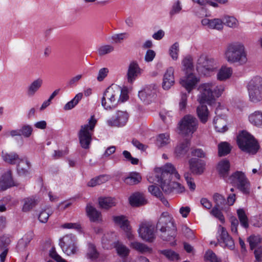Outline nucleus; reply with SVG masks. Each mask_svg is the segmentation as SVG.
<instances>
[{
    "label": "nucleus",
    "mask_w": 262,
    "mask_h": 262,
    "mask_svg": "<svg viewBox=\"0 0 262 262\" xmlns=\"http://www.w3.org/2000/svg\"><path fill=\"white\" fill-rule=\"evenodd\" d=\"M86 211L90 220L92 222H96L98 221L100 216H101V213L90 204H88L87 205Z\"/></svg>",
    "instance_id": "obj_36"
},
{
    "label": "nucleus",
    "mask_w": 262,
    "mask_h": 262,
    "mask_svg": "<svg viewBox=\"0 0 262 262\" xmlns=\"http://www.w3.org/2000/svg\"><path fill=\"white\" fill-rule=\"evenodd\" d=\"M222 209L217 207H214L210 211V213L215 217L218 219L222 223L225 222V218L221 212Z\"/></svg>",
    "instance_id": "obj_53"
},
{
    "label": "nucleus",
    "mask_w": 262,
    "mask_h": 262,
    "mask_svg": "<svg viewBox=\"0 0 262 262\" xmlns=\"http://www.w3.org/2000/svg\"><path fill=\"white\" fill-rule=\"evenodd\" d=\"M3 158L5 162L11 164L18 163L21 160L19 159L18 155L15 152L10 154L3 152Z\"/></svg>",
    "instance_id": "obj_38"
},
{
    "label": "nucleus",
    "mask_w": 262,
    "mask_h": 262,
    "mask_svg": "<svg viewBox=\"0 0 262 262\" xmlns=\"http://www.w3.org/2000/svg\"><path fill=\"white\" fill-rule=\"evenodd\" d=\"M213 199L215 204L214 207L220 208L222 210L226 208V200L224 196L218 193H215L213 196Z\"/></svg>",
    "instance_id": "obj_37"
},
{
    "label": "nucleus",
    "mask_w": 262,
    "mask_h": 262,
    "mask_svg": "<svg viewBox=\"0 0 262 262\" xmlns=\"http://www.w3.org/2000/svg\"><path fill=\"white\" fill-rule=\"evenodd\" d=\"M148 191L157 198H161L163 195L162 192L159 188L154 185H151L148 187Z\"/></svg>",
    "instance_id": "obj_61"
},
{
    "label": "nucleus",
    "mask_w": 262,
    "mask_h": 262,
    "mask_svg": "<svg viewBox=\"0 0 262 262\" xmlns=\"http://www.w3.org/2000/svg\"><path fill=\"white\" fill-rule=\"evenodd\" d=\"M128 117L126 111H117L112 118L107 120V124L110 126H123L127 122Z\"/></svg>",
    "instance_id": "obj_15"
},
{
    "label": "nucleus",
    "mask_w": 262,
    "mask_h": 262,
    "mask_svg": "<svg viewBox=\"0 0 262 262\" xmlns=\"http://www.w3.org/2000/svg\"><path fill=\"white\" fill-rule=\"evenodd\" d=\"M228 181L243 193H249L250 182L244 172L239 171L234 172L228 178Z\"/></svg>",
    "instance_id": "obj_9"
},
{
    "label": "nucleus",
    "mask_w": 262,
    "mask_h": 262,
    "mask_svg": "<svg viewBox=\"0 0 262 262\" xmlns=\"http://www.w3.org/2000/svg\"><path fill=\"white\" fill-rule=\"evenodd\" d=\"M237 214L241 225L244 228L249 227V222L247 215L243 209L240 208L237 210Z\"/></svg>",
    "instance_id": "obj_39"
},
{
    "label": "nucleus",
    "mask_w": 262,
    "mask_h": 262,
    "mask_svg": "<svg viewBox=\"0 0 262 262\" xmlns=\"http://www.w3.org/2000/svg\"><path fill=\"white\" fill-rule=\"evenodd\" d=\"M190 145V142L188 140H185L180 142L175 148L176 156L180 157L185 155L188 151Z\"/></svg>",
    "instance_id": "obj_31"
},
{
    "label": "nucleus",
    "mask_w": 262,
    "mask_h": 262,
    "mask_svg": "<svg viewBox=\"0 0 262 262\" xmlns=\"http://www.w3.org/2000/svg\"><path fill=\"white\" fill-rule=\"evenodd\" d=\"M180 133L184 135H192L197 129L199 125L198 119L193 116H184L179 123Z\"/></svg>",
    "instance_id": "obj_8"
},
{
    "label": "nucleus",
    "mask_w": 262,
    "mask_h": 262,
    "mask_svg": "<svg viewBox=\"0 0 262 262\" xmlns=\"http://www.w3.org/2000/svg\"><path fill=\"white\" fill-rule=\"evenodd\" d=\"M161 171L160 175L157 174L155 176L156 179H161L162 180L165 178L171 179L172 174H174L177 179H179L180 178V174L178 173L173 165L171 163L166 164L161 169Z\"/></svg>",
    "instance_id": "obj_17"
},
{
    "label": "nucleus",
    "mask_w": 262,
    "mask_h": 262,
    "mask_svg": "<svg viewBox=\"0 0 262 262\" xmlns=\"http://www.w3.org/2000/svg\"><path fill=\"white\" fill-rule=\"evenodd\" d=\"M230 164L229 160L223 159L220 161L216 166V170L220 177L224 179L228 176Z\"/></svg>",
    "instance_id": "obj_26"
},
{
    "label": "nucleus",
    "mask_w": 262,
    "mask_h": 262,
    "mask_svg": "<svg viewBox=\"0 0 262 262\" xmlns=\"http://www.w3.org/2000/svg\"><path fill=\"white\" fill-rule=\"evenodd\" d=\"M114 51V47L110 45H103L100 47L98 50V54L100 56L109 54Z\"/></svg>",
    "instance_id": "obj_48"
},
{
    "label": "nucleus",
    "mask_w": 262,
    "mask_h": 262,
    "mask_svg": "<svg viewBox=\"0 0 262 262\" xmlns=\"http://www.w3.org/2000/svg\"><path fill=\"white\" fill-rule=\"evenodd\" d=\"M198 90V101L200 105L197 107L196 113L201 122L205 123L209 116V111L206 104L212 105L215 103L216 98L220 97L224 91V86L218 85L214 82L200 84Z\"/></svg>",
    "instance_id": "obj_1"
},
{
    "label": "nucleus",
    "mask_w": 262,
    "mask_h": 262,
    "mask_svg": "<svg viewBox=\"0 0 262 262\" xmlns=\"http://www.w3.org/2000/svg\"><path fill=\"white\" fill-rule=\"evenodd\" d=\"M129 34L127 33H122L117 34H115L112 37L113 41L116 43L121 42L124 39L127 38Z\"/></svg>",
    "instance_id": "obj_59"
},
{
    "label": "nucleus",
    "mask_w": 262,
    "mask_h": 262,
    "mask_svg": "<svg viewBox=\"0 0 262 262\" xmlns=\"http://www.w3.org/2000/svg\"><path fill=\"white\" fill-rule=\"evenodd\" d=\"M142 177L140 174L136 172H133L129 173V176L125 178L124 182L129 185H136L140 182Z\"/></svg>",
    "instance_id": "obj_33"
},
{
    "label": "nucleus",
    "mask_w": 262,
    "mask_h": 262,
    "mask_svg": "<svg viewBox=\"0 0 262 262\" xmlns=\"http://www.w3.org/2000/svg\"><path fill=\"white\" fill-rule=\"evenodd\" d=\"M19 129L21 136H24L25 138L30 137L33 132L32 127L28 124L24 125Z\"/></svg>",
    "instance_id": "obj_49"
},
{
    "label": "nucleus",
    "mask_w": 262,
    "mask_h": 262,
    "mask_svg": "<svg viewBox=\"0 0 262 262\" xmlns=\"http://www.w3.org/2000/svg\"><path fill=\"white\" fill-rule=\"evenodd\" d=\"M231 222V230L235 233L237 234V227L239 224L238 220L235 217H232L230 219Z\"/></svg>",
    "instance_id": "obj_64"
},
{
    "label": "nucleus",
    "mask_w": 262,
    "mask_h": 262,
    "mask_svg": "<svg viewBox=\"0 0 262 262\" xmlns=\"http://www.w3.org/2000/svg\"><path fill=\"white\" fill-rule=\"evenodd\" d=\"M217 62L214 58L202 54L197 60L196 69L201 74L209 76L217 69Z\"/></svg>",
    "instance_id": "obj_7"
},
{
    "label": "nucleus",
    "mask_w": 262,
    "mask_h": 262,
    "mask_svg": "<svg viewBox=\"0 0 262 262\" xmlns=\"http://www.w3.org/2000/svg\"><path fill=\"white\" fill-rule=\"evenodd\" d=\"M205 258L210 262H222L220 259L217 258L215 254L211 250L206 252Z\"/></svg>",
    "instance_id": "obj_58"
},
{
    "label": "nucleus",
    "mask_w": 262,
    "mask_h": 262,
    "mask_svg": "<svg viewBox=\"0 0 262 262\" xmlns=\"http://www.w3.org/2000/svg\"><path fill=\"white\" fill-rule=\"evenodd\" d=\"M22 202L23 206L22 211L28 212L34 208L39 202V199L36 196H31L24 198Z\"/></svg>",
    "instance_id": "obj_25"
},
{
    "label": "nucleus",
    "mask_w": 262,
    "mask_h": 262,
    "mask_svg": "<svg viewBox=\"0 0 262 262\" xmlns=\"http://www.w3.org/2000/svg\"><path fill=\"white\" fill-rule=\"evenodd\" d=\"M161 253L170 260H174L179 258V255L174 251L171 250H163L161 251Z\"/></svg>",
    "instance_id": "obj_55"
},
{
    "label": "nucleus",
    "mask_w": 262,
    "mask_h": 262,
    "mask_svg": "<svg viewBox=\"0 0 262 262\" xmlns=\"http://www.w3.org/2000/svg\"><path fill=\"white\" fill-rule=\"evenodd\" d=\"M186 76L181 79L180 83L188 93H190L197 83L198 79L191 73H186Z\"/></svg>",
    "instance_id": "obj_19"
},
{
    "label": "nucleus",
    "mask_w": 262,
    "mask_h": 262,
    "mask_svg": "<svg viewBox=\"0 0 262 262\" xmlns=\"http://www.w3.org/2000/svg\"><path fill=\"white\" fill-rule=\"evenodd\" d=\"M179 45L178 42L173 43L169 49V54L173 60H176L178 57Z\"/></svg>",
    "instance_id": "obj_52"
},
{
    "label": "nucleus",
    "mask_w": 262,
    "mask_h": 262,
    "mask_svg": "<svg viewBox=\"0 0 262 262\" xmlns=\"http://www.w3.org/2000/svg\"><path fill=\"white\" fill-rule=\"evenodd\" d=\"M115 200L111 197L100 198L99 199V205L100 207L105 209L112 207L116 205Z\"/></svg>",
    "instance_id": "obj_35"
},
{
    "label": "nucleus",
    "mask_w": 262,
    "mask_h": 262,
    "mask_svg": "<svg viewBox=\"0 0 262 262\" xmlns=\"http://www.w3.org/2000/svg\"><path fill=\"white\" fill-rule=\"evenodd\" d=\"M157 85L155 83L146 85L139 92L138 96L141 100L147 103L151 102L157 96Z\"/></svg>",
    "instance_id": "obj_14"
},
{
    "label": "nucleus",
    "mask_w": 262,
    "mask_h": 262,
    "mask_svg": "<svg viewBox=\"0 0 262 262\" xmlns=\"http://www.w3.org/2000/svg\"><path fill=\"white\" fill-rule=\"evenodd\" d=\"M142 71L137 61H132L128 66L126 74L127 82L132 83L138 76L141 74Z\"/></svg>",
    "instance_id": "obj_16"
},
{
    "label": "nucleus",
    "mask_w": 262,
    "mask_h": 262,
    "mask_svg": "<svg viewBox=\"0 0 262 262\" xmlns=\"http://www.w3.org/2000/svg\"><path fill=\"white\" fill-rule=\"evenodd\" d=\"M189 169L195 174H201L204 170L205 163L198 159L191 158L189 160Z\"/></svg>",
    "instance_id": "obj_18"
},
{
    "label": "nucleus",
    "mask_w": 262,
    "mask_h": 262,
    "mask_svg": "<svg viewBox=\"0 0 262 262\" xmlns=\"http://www.w3.org/2000/svg\"><path fill=\"white\" fill-rule=\"evenodd\" d=\"M52 213V212L49 208L42 210L39 214L38 220L41 223H45L48 221L49 216Z\"/></svg>",
    "instance_id": "obj_51"
},
{
    "label": "nucleus",
    "mask_w": 262,
    "mask_h": 262,
    "mask_svg": "<svg viewBox=\"0 0 262 262\" xmlns=\"http://www.w3.org/2000/svg\"><path fill=\"white\" fill-rule=\"evenodd\" d=\"M170 179L168 178H165L163 180L156 179V181L160 183L162 190L166 193L169 194L172 192L180 193L184 191L185 188L183 186L179 183L171 182Z\"/></svg>",
    "instance_id": "obj_11"
},
{
    "label": "nucleus",
    "mask_w": 262,
    "mask_h": 262,
    "mask_svg": "<svg viewBox=\"0 0 262 262\" xmlns=\"http://www.w3.org/2000/svg\"><path fill=\"white\" fill-rule=\"evenodd\" d=\"M43 80L41 78L33 80L28 86L27 94L28 96L32 97L38 91L43 84Z\"/></svg>",
    "instance_id": "obj_27"
},
{
    "label": "nucleus",
    "mask_w": 262,
    "mask_h": 262,
    "mask_svg": "<svg viewBox=\"0 0 262 262\" xmlns=\"http://www.w3.org/2000/svg\"><path fill=\"white\" fill-rule=\"evenodd\" d=\"M130 246L138 252L143 254H150L152 251L151 248L143 243L138 242L131 243Z\"/></svg>",
    "instance_id": "obj_30"
},
{
    "label": "nucleus",
    "mask_w": 262,
    "mask_h": 262,
    "mask_svg": "<svg viewBox=\"0 0 262 262\" xmlns=\"http://www.w3.org/2000/svg\"><path fill=\"white\" fill-rule=\"evenodd\" d=\"M11 242L8 235H4L0 237V250L7 249L6 248Z\"/></svg>",
    "instance_id": "obj_56"
},
{
    "label": "nucleus",
    "mask_w": 262,
    "mask_h": 262,
    "mask_svg": "<svg viewBox=\"0 0 262 262\" xmlns=\"http://www.w3.org/2000/svg\"><path fill=\"white\" fill-rule=\"evenodd\" d=\"M248 241L249 243L250 248L253 249L256 248V246L261 242V238L258 235H252L248 238Z\"/></svg>",
    "instance_id": "obj_50"
},
{
    "label": "nucleus",
    "mask_w": 262,
    "mask_h": 262,
    "mask_svg": "<svg viewBox=\"0 0 262 262\" xmlns=\"http://www.w3.org/2000/svg\"><path fill=\"white\" fill-rule=\"evenodd\" d=\"M225 58L231 63L245 64L247 61V58L244 45L238 42L228 44L225 51Z\"/></svg>",
    "instance_id": "obj_3"
},
{
    "label": "nucleus",
    "mask_w": 262,
    "mask_h": 262,
    "mask_svg": "<svg viewBox=\"0 0 262 262\" xmlns=\"http://www.w3.org/2000/svg\"><path fill=\"white\" fill-rule=\"evenodd\" d=\"M30 163L27 160H21L17 166V170L19 175H24L28 172Z\"/></svg>",
    "instance_id": "obj_42"
},
{
    "label": "nucleus",
    "mask_w": 262,
    "mask_h": 262,
    "mask_svg": "<svg viewBox=\"0 0 262 262\" xmlns=\"http://www.w3.org/2000/svg\"><path fill=\"white\" fill-rule=\"evenodd\" d=\"M76 237L72 234H67L60 239L59 245L62 251L70 255L76 253L77 247Z\"/></svg>",
    "instance_id": "obj_13"
},
{
    "label": "nucleus",
    "mask_w": 262,
    "mask_h": 262,
    "mask_svg": "<svg viewBox=\"0 0 262 262\" xmlns=\"http://www.w3.org/2000/svg\"><path fill=\"white\" fill-rule=\"evenodd\" d=\"M113 220L115 224L119 226L122 230L127 233L128 238L132 239L133 238V235L130 233H129L130 230L129 221L125 216L122 215L114 216L113 217Z\"/></svg>",
    "instance_id": "obj_20"
},
{
    "label": "nucleus",
    "mask_w": 262,
    "mask_h": 262,
    "mask_svg": "<svg viewBox=\"0 0 262 262\" xmlns=\"http://www.w3.org/2000/svg\"><path fill=\"white\" fill-rule=\"evenodd\" d=\"M174 69L169 67L165 73L162 82V88L165 90H168L174 83Z\"/></svg>",
    "instance_id": "obj_21"
},
{
    "label": "nucleus",
    "mask_w": 262,
    "mask_h": 262,
    "mask_svg": "<svg viewBox=\"0 0 262 262\" xmlns=\"http://www.w3.org/2000/svg\"><path fill=\"white\" fill-rule=\"evenodd\" d=\"M237 143L242 151L249 155H255L259 148L257 141L245 130L241 132L237 137Z\"/></svg>",
    "instance_id": "obj_4"
},
{
    "label": "nucleus",
    "mask_w": 262,
    "mask_h": 262,
    "mask_svg": "<svg viewBox=\"0 0 262 262\" xmlns=\"http://www.w3.org/2000/svg\"><path fill=\"white\" fill-rule=\"evenodd\" d=\"M184 176L189 189L191 190H194L195 188V184L193 182V179L191 177V174L189 173H185Z\"/></svg>",
    "instance_id": "obj_60"
},
{
    "label": "nucleus",
    "mask_w": 262,
    "mask_h": 262,
    "mask_svg": "<svg viewBox=\"0 0 262 262\" xmlns=\"http://www.w3.org/2000/svg\"><path fill=\"white\" fill-rule=\"evenodd\" d=\"M222 20L223 21V25L224 24L229 27H235L237 24V19L232 16H225Z\"/></svg>",
    "instance_id": "obj_46"
},
{
    "label": "nucleus",
    "mask_w": 262,
    "mask_h": 262,
    "mask_svg": "<svg viewBox=\"0 0 262 262\" xmlns=\"http://www.w3.org/2000/svg\"><path fill=\"white\" fill-rule=\"evenodd\" d=\"M82 93H79L77 94L72 100L64 105L63 109L65 111H68L74 108L82 99Z\"/></svg>",
    "instance_id": "obj_43"
},
{
    "label": "nucleus",
    "mask_w": 262,
    "mask_h": 262,
    "mask_svg": "<svg viewBox=\"0 0 262 262\" xmlns=\"http://www.w3.org/2000/svg\"><path fill=\"white\" fill-rule=\"evenodd\" d=\"M250 223L254 227H261L262 226V214H258L251 217Z\"/></svg>",
    "instance_id": "obj_54"
},
{
    "label": "nucleus",
    "mask_w": 262,
    "mask_h": 262,
    "mask_svg": "<svg viewBox=\"0 0 262 262\" xmlns=\"http://www.w3.org/2000/svg\"><path fill=\"white\" fill-rule=\"evenodd\" d=\"M115 248L117 254L121 257H125L128 255L130 250L123 244L117 242L115 244Z\"/></svg>",
    "instance_id": "obj_40"
},
{
    "label": "nucleus",
    "mask_w": 262,
    "mask_h": 262,
    "mask_svg": "<svg viewBox=\"0 0 262 262\" xmlns=\"http://www.w3.org/2000/svg\"><path fill=\"white\" fill-rule=\"evenodd\" d=\"M157 230L161 232V237L164 241H171L177 234V227L172 216L168 212H163L156 225Z\"/></svg>",
    "instance_id": "obj_2"
},
{
    "label": "nucleus",
    "mask_w": 262,
    "mask_h": 262,
    "mask_svg": "<svg viewBox=\"0 0 262 262\" xmlns=\"http://www.w3.org/2000/svg\"><path fill=\"white\" fill-rule=\"evenodd\" d=\"M184 70L186 71V73L191 72L193 69L192 58L190 56H187L182 61Z\"/></svg>",
    "instance_id": "obj_47"
},
{
    "label": "nucleus",
    "mask_w": 262,
    "mask_h": 262,
    "mask_svg": "<svg viewBox=\"0 0 262 262\" xmlns=\"http://www.w3.org/2000/svg\"><path fill=\"white\" fill-rule=\"evenodd\" d=\"M201 23L203 26H207L211 29L220 31L223 28V21L220 18L209 19L204 18L202 19Z\"/></svg>",
    "instance_id": "obj_24"
},
{
    "label": "nucleus",
    "mask_w": 262,
    "mask_h": 262,
    "mask_svg": "<svg viewBox=\"0 0 262 262\" xmlns=\"http://www.w3.org/2000/svg\"><path fill=\"white\" fill-rule=\"evenodd\" d=\"M221 227L220 239H218L220 242L225 244V246L230 249L234 248V242L232 238L229 235L226 229L223 227Z\"/></svg>",
    "instance_id": "obj_23"
},
{
    "label": "nucleus",
    "mask_w": 262,
    "mask_h": 262,
    "mask_svg": "<svg viewBox=\"0 0 262 262\" xmlns=\"http://www.w3.org/2000/svg\"><path fill=\"white\" fill-rule=\"evenodd\" d=\"M249 120L253 125L262 128V111H256L250 114Z\"/></svg>",
    "instance_id": "obj_32"
},
{
    "label": "nucleus",
    "mask_w": 262,
    "mask_h": 262,
    "mask_svg": "<svg viewBox=\"0 0 262 262\" xmlns=\"http://www.w3.org/2000/svg\"><path fill=\"white\" fill-rule=\"evenodd\" d=\"M181 10L182 7L181 6V3L179 1H178L172 5V9L169 14L171 16H172L175 14L179 13Z\"/></svg>",
    "instance_id": "obj_62"
},
{
    "label": "nucleus",
    "mask_w": 262,
    "mask_h": 262,
    "mask_svg": "<svg viewBox=\"0 0 262 262\" xmlns=\"http://www.w3.org/2000/svg\"><path fill=\"white\" fill-rule=\"evenodd\" d=\"M232 74L231 68L222 67L217 74V79L220 81H225L229 78Z\"/></svg>",
    "instance_id": "obj_34"
},
{
    "label": "nucleus",
    "mask_w": 262,
    "mask_h": 262,
    "mask_svg": "<svg viewBox=\"0 0 262 262\" xmlns=\"http://www.w3.org/2000/svg\"><path fill=\"white\" fill-rule=\"evenodd\" d=\"M14 186V183L12 180L11 173L8 171L2 176L0 181V189L2 191Z\"/></svg>",
    "instance_id": "obj_29"
},
{
    "label": "nucleus",
    "mask_w": 262,
    "mask_h": 262,
    "mask_svg": "<svg viewBox=\"0 0 262 262\" xmlns=\"http://www.w3.org/2000/svg\"><path fill=\"white\" fill-rule=\"evenodd\" d=\"M231 146L227 142H222L218 145V155L220 157L225 156L229 154Z\"/></svg>",
    "instance_id": "obj_41"
},
{
    "label": "nucleus",
    "mask_w": 262,
    "mask_h": 262,
    "mask_svg": "<svg viewBox=\"0 0 262 262\" xmlns=\"http://www.w3.org/2000/svg\"><path fill=\"white\" fill-rule=\"evenodd\" d=\"M121 88L117 85H112L104 92L101 99V105L106 110L115 108L118 103Z\"/></svg>",
    "instance_id": "obj_5"
},
{
    "label": "nucleus",
    "mask_w": 262,
    "mask_h": 262,
    "mask_svg": "<svg viewBox=\"0 0 262 262\" xmlns=\"http://www.w3.org/2000/svg\"><path fill=\"white\" fill-rule=\"evenodd\" d=\"M219 110L216 109L215 114L216 116L214 118L213 123L216 130L220 133H224L228 128L227 127V121L225 116H220L218 114Z\"/></svg>",
    "instance_id": "obj_22"
},
{
    "label": "nucleus",
    "mask_w": 262,
    "mask_h": 262,
    "mask_svg": "<svg viewBox=\"0 0 262 262\" xmlns=\"http://www.w3.org/2000/svg\"><path fill=\"white\" fill-rule=\"evenodd\" d=\"M154 229L155 226L151 222L141 223L138 229L139 236L146 242H152L156 238Z\"/></svg>",
    "instance_id": "obj_12"
},
{
    "label": "nucleus",
    "mask_w": 262,
    "mask_h": 262,
    "mask_svg": "<svg viewBox=\"0 0 262 262\" xmlns=\"http://www.w3.org/2000/svg\"><path fill=\"white\" fill-rule=\"evenodd\" d=\"M129 202L133 206H140L147 203V200L143 194L135 193L129 198Z\"/></svg>",
    "instance_id": "obj_28"
},
{
    "label": "nucleus",
    "mask_w": 262,
    "mask_h": 262,
    "mask_svg": "<svg viewBox=\"0 0 262 262\" xmlns=\"http://www.w3.org/2000/svg\"><path fill=\"white\" fill-rule=\"evenodd\" d=\"M169 143V135L167 134H161L157 138V145L159 147H163Z\"/></svg>",
    "instance_id": "obj_44"
},
{
    "label": "nucleus",
    "mask_w": 262,
    "mask_h": 262,
    "mask_svg": "<svg viewBox=\"0 0 262 262\" xmlns=\"http://www.w3.org/2000/svg\"><path fill=\"white\" fill-rule=\"evenodd\" d=\"M87 255L88 257L92 260L96 259L98 257L99 253L95 246L92 243L88 244Z\"/></svg>",
    "instance_id": "obj_45"
},
{
    "label": "nucleus",
    "mask_w": 262,
    "mask_h": 262,
    "mask_svg": "<svg viewBox=\"0 0 262 262\" xmlns=\"http://www.w3.org/2000/svg\"><path fill=\"white\" fill-rule=\"evenodd\" d=\"M250 100L257 103L262 100V78L255 77L248 85Z\"/></svg>",
    "instance_id": "obj_10"
},
{
    "label": "nucleus",
    "mask_w": 262,
    "mask_h": 262,
    "mask_svg": "<svg viewBox=\"0 0 262 262\" xmlns=\"http://www.w3.org/2000/svg\"><path fill=\"white\" fill-rule=\"evenodd\" d=\"M50 256L55 259L57 262H65V260L59 255L55 251L54 247H52L50 250Z\"/></svg>",
    "instance_id": "obj_63"
},
{
    "label": "nucleus",
    "mask_w": 262,
    "mask_h": 262,
    "mask_svg": "<svg viewBox=\"0 0 262 262\" xmlns=\"http://www.w3.org/2000/svg\"><path fill=\"white\" fill-rule=\"evenodd\" d=\"M122 154L124 157L125 158L126 161L130 162L133 165H137L138 164V159L133 157L129 151L127 150H124L122 152Z\"/></svg>",
    "instance_id": "obj_57"
},
{
    "label": "nucleus",
    "mask_w": 262,
    "mask_h": 262,
    "mask_svg": "<svg viewBox=\"0 0 262 262\" xmlns=\"http://www.w3.org/2000/svg\"><path fill=\"white\" fill-rule=\"evenodd\" d=\"M97 120L94 116L89 119L88 123L81 126L78 132L80 144L83 148L87 149L92 141V136L94 132Z\"/></svg>",
    "instance_id": "obj_6"
}]
</instances>
